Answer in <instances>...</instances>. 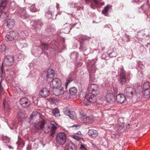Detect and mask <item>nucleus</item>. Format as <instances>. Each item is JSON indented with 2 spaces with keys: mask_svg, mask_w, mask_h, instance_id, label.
<instances>
[{
  "mask_svg": "<svg viewBox=\"0 0 150 150\" xmlns=\"http://www.w3.org/2000/svg\"><path fill=\"white\" fill-rule=\"evenodd\" d=\"M73 138L77 141H79L80 139L79 137L76 135L73 136Z\"/></svg>",
  "mask_w": 150,
  "mask_h": 150,
  "instance_id": "a19ab883",
  "label": "nucleus"
},
{
  "mask_svg": "<svg viewBox=\"0 0 150 150\" xmlns=\"http://www.w3.org/2000/svg\"><path fill=\"white\" fill-rule=\"evenodd\" d=\"M2 81V79H1V78H0V92L2 91L3 90V88L2 87V86L1 85Z\"/></svg>",
  "mask_w": 150,
  "mask_h": 150,
  "instance_id": "ea45409f",
  "label": "nucleus"
},
{
  "mask_svg": "<svg viewBox=\"0 0 150 150\" xmlns=\"http://www.w3.org/2000/svg\"><path fill=\"white\" fill-rule=\"evenodd\" d=\"M76 56V54L75 53H74L73 54H71V57L72 58L73 56Z\"/></svg>",
  "mask_w": 150,
  "mask_h": 150,
  "instance_id": "09e8293b",
  "label": "nucleus"
},
{
  "mask_svg": "<svg viewBox=\"0 0 150 150\" xmlns=\"http://www.w3.org/2000/svg\"><path fill=\"white\" fill-rule=\"evenodd\" d=\"M106 99L107 101L111 103H112L115 101V97L112 94H107L106 96Z\"/></svg>",
  "mask_w": 150,
  "mask_h": 150,
  "instance_id": "dca6fc26",
  "label": "nucleus"
},
{
  "mask_svg": "<svg viewBox=\"0 0 150 150\" xmlns=\"http://www.w3.org/2000/svg\"><path fill=\"white\" fill-rule=\"evenodd\" d=\"M71 30V28L70 26L65 27L63 29V32L65 33H68Z\"/></svg>",
  "mask_w": 150,
  "mask_h": 150,
  "instance_id": "f704fd0d",
  "label": "nucleus"
},
{
  "mask_svg": "<svg viewBox=\"0 0 150 150\" xmlns=\"http://www.w3.org/2000/svg\"><path fill=\"white\" fill-rule=\"evenodd\" d=\"M1 73L2 74H3V71L2 69H1V70H0V78H1V79H2V76H1Z\"/></svg>",
  "mask_w": 150,
  "mask_h": 150,
  "instance_id": "a18cd8bd",
  "label": "nucleus"
},
{
  "mask_svg": "<svg viewBox=\"0 0 150 150\" xmlns=\"http://www.w3.org/2000/svg\"><path fill=\"white\" fill-rule=\"evenodd\" d=\"M144 91V96L145 98L150 97V89L143 90Z\"/></svg>",
  "mask_w": 150,
  "mask_h": 150,
  "instance_id": "c85d7f7f",
  "label": "nucleus"
},
{
  "mask_svg": "<svg viewBox=\"0 0 150 150\" xmlns=\"http://www.w3.org/2000/svg\"><path fill=\"white\" fill-rule=\"evenodd\" d=\"M25 8H20L18 10L19 13L22 16H25L26 14V11Z\"/></svg>",
  "mask_w": 150,
  "mask_h": 150,
  "instance_id": "c756f323",
  "label": "nucleus"
},
{
  "mask_svg": "<svg viewBox=\"0 0 150 150\" xmlns=\"http://www.w3.org/2000/svg\"><path fill=\"white\" fill-rule=\"evenodd\" d=\"M30 117V121L33 122L35 130L37 131L42 130L45 133H50L52 136L55 134L59 127L58 125L54 121H51L50 123L44 120L40 121V114L37 112H33Z\"/></svg>",
  "mask_w": 150,
  "mask_h": 150,
  "instance_id": "f257e3e1",
  "label": "nucleus"
},
{
  "mask_svg": "<svg viewBox=\"0 0 150 150\" xmlns=\"http://www.w3.org/2000/svg\"><path fill=\"white\" fill-rule=\"evenodd\" d=\"M55 75V72L54 70L49 69L47 71L46 76L48 78L51 79Z\"/></svg>",
  "mask_w": 150,
  "mask_h": 150,
  "instance_id": "f3484780",
  "label": "nucleus"
},
{
  "mask_svg": "<svg viewBox=\"0 0 150 150\" xmlns=\"http://www.w3.org/2000/svg\"><path fill=\"white\" fill-rule=\"evenodd\" d=\"M80 149L81 150H87V149L84 146V145L82 144L81 145Z\"/></svg>",
  "mask_w": 150,
  "mask_h": 150,
  "instance_id": "37998d69",
  "label": "nucleus"
},
{
  "mask_svg": "<svg viewBox=\"0 0 150 150\" xmlns=\"http://www.w3.org/2000/svg\"><path fill=\"white\" fill-rule=\"evenodd\" d=\"M96 100V97L93 92H89L86 95V98H84V101H88L89 102L94 103Z\"/></svg>",
  "mask_w": 150,
  "mask_h": 150,
  "instance_id": "20e7f679",
  "label": "nucleus"
},
{
  "mask_svg": "<svg viewBox=\"0 0 150 150\" xmlns=\"http://www.w3.org/2000/svg\"><path fill=\"white\" fill-rule=\"evenodd\" d=\"M8 14L6 12L2 13L0 16V20L2 21H4L8 18Z\"/></svg>",
  "mask_w": 150,
  "mask_h": 150,
  "instance_id": "5701e85b",
  "label": "nucleus"
},
{
  "mask_svg": "<svg viewBox=\"0 0 150 150\" xmlns=\"http://www.w3.org/2000/svg\"><path fill=\"white\" fill-rule=\"evenodd\" d=\"M147 1L149 4L150 5V0H148Z\"/></svg>",
  "mask_w": 150,
  "mask_h": 150,
  "instance_id": "864d4df0",
  "label": "nucleus"
},
{
  "mask_svg": "<svg viewBox=\"0 0 150 150\" xmlns=\"http://www.w3.org/2000/svg\"><path fill=\"white\" fill-rule=\"evenodd\" d=\"M46 16L47 17L48 20H49L50 18H51L52 16V15L51 13H47L46 14Z\"/></svg>",
  "mask_w": 150,
  "mask_h": 150,
  "instance_id": "58836bf2",
  "label": "nucleus"
},
{
  "mask_svg": "<svg viewBox=\"0 0 150 150\" xmlns=\"http://www.w3.org/2000/svg\"><path fill=\"white\" fill-rule=\"evenodd\" d=\"M86 93L83 92H81L79 95V97L81 99H83L84 100V98H86Z\"/></svg>",
  "mask_w": 150,
  "mask_h": 150,
  "instance_id": "c9c22d12",
  "label": "nucleus"
},
{
  "mask_svg": "<svg viewBox=\"0 0 150 150\" xmlns=\"http://www.w3.org/2000/svg\"><path fill=\"white\" fill-rule=\"evenodd\" d=\"M50 94V91L46 88H44L41 89L39 93V96L45 98L47 97Z\"/></svg>",
  "mask_w": 150,
  "mask_h": 150,
  "instance_id": "1a4fd4ad",
  "label": "nucleus"
},
{
  "mask_svg": "<svg viewBox=\"0 0 150 150\" xmlns=\"http://www.w3.org/2000/svg\"><path fill=\"white\" fill-rule=\"evenodd\" d=\"M126 36L127 37L129 38V36L128 35H126Z\"/></svg>",
  "mask_w": 150,
  "mask_h": 150,
  "instance_id": "13d9d810",
  "label": "nucleus"
},
{
  "mask_svg": "<svg viewBox=\"0 0 150 150\" xmlns=\"http://www.w3.org/2000/svg\"><path fill=\"white\" fill-rule=\"evenodd\" d=\"M67 140L66 134L64 132L59 133L56 137V142L60 145H63Z\"/></svg>",
  "mask_w": 150,
  "mask_h": 150,
  "instance_id": "f03ea898",
  "label": "nucleus"
},
{
  "mask_svg": "<svg viewBox=\"0 0 150 150\" xmlns=\"http://www.w3.org/2000/svg\"><path fill=\"white\" fill-rule=\"evenodd\" d=\"M77 10H81V9H83V7H80V6H78V7H77Z\"/></svg>",
  "mask_w": 150,
  "mask_h": 150,
  "instance_id": "49530a36",
  "label": "nucleus"
},
{
  "mask_svg": "<svg viewBox=\"0 0 150 150\" xmlns=\"http://www.w3.org/2000/svg\"><path fill=\"white\" fill-rule=\"evenodd\" d=\"M8 146V147L9 149H12V148H13L12 147V146H9V145Z\"/></svg>",
  "mask_w": 150,
  "mask_h": 150,
  "instance_id": "603ef678",
  "label": "nucleus"
},
{
  "mask_svg": "<svg viewBox=\"0 0 150 150\" xmlns=\"http://www.w3.org/2000/svg\"><path fill=\"white\" fill-rule=\"evenodd\" d=\"M19 36L18 33L17 31H10L6 35V38L8 40L12 41L17 39Z\"/></svg>",
  "mask_w": 150,
  "mask_h": 150,
  "instance_id": "7ed1b4c3",
  "label": "nucleus"
},
{
  "mask_svg": "<svg viewBox=\"0 0 150 150\" xmlns=\"http://www.w3.org/2000/svg\"><path fill=\"white\" fill-rule=\"evenodd\" d=\"M48 44L43 43L41 45V48L42 50H46L48 49Z\"/></svg>",
  "mask_w": 150,
  "mask_h": 150,
  "instance_id": "2f4dec72",
  "label": "nucleus"
},
{
  "mask_svg": "<svg viewBox=\"0 0 150 150\" xmlns=\"http://www.w3.org/2000/svg\"><path fill=\"white\" fill-rule=\"evenodd\" d=\"M125 92L126 96L129 98L132 97L135 93L134 89L131 87L127 88Z\"/></svg>",
  "mask_w": 150,
  "mask_h": 150,
  "instance_id": "f8f14e48",
  "label": "nucleus"
},
{
  "mask_svg": "<svg viewBox=\"0 0 150 150\" xmlns=\"http://www.w3.org/2000/svg\"><path fill=\"white\" fill-rule=\"evenodd\" d=\"M74 80V78L73 76L71 75H69L67 78L66 79V81L65 83V87L67 88V86L68 84L70 83L71 82L73 81Z\"/></svg>",
  "mask_w": 150,
  "mask_h": 150,
  "instance_id": "393cba45",
  "label": "nucleus"
},
{
  "mask_svg": "<svg viewBox=\"0 0 150 150\" xmlns=\"http://www.w3.org/2000/svg\"><path fill=\"white\" fill-rule=\"evenodd\" d=\"M77 92V89L75 87H73L69 89V93L70 94L72 95L75 96L76 95Z\"/></svg>",
  "mask_w": 150,
  "mask_h": 150,
  "instance_id": "cd10ccee",
  "label": "nucleus"
},
{
  "mask_svg": "<svg viewBox=\"0 0 150 150\" xmlns=\"http://www.w3.org/2000/svg\"><path fill=\"white\" fill-rule=\"evenodd\" d=\"M86 105H88V104H87V103H86Z\"/></svg>",
  "mask_w": 150,
  "mask_h": 150,
  "instance_id": "bf43d9fd",
  "label": "nucleus"
},
{
  "mask_svg": "<svg viewBox=\"0 0 150 150\" xmlns=\"http://www.w3.org/2000/svg\"><path fill=\"white\" fill-rule=\"evenodd\" d=\"M19 103L22 106L24 107H28L30 104L29 101L26 98L21 99L19 101Z\"/></svg>",
  "mask_w": 150,
  "mask_h": 150,
  "instance_id": "9b49d317",
  "label": "nucleus"
},
{
  "mask_svg": "<svg viewBox=\"0 0 150 150\" xmlns=\"http://www.w3.org/2000/svg\"><path fill=\"white\" fill-rule=\"evenodd\" d=\"M6 49V47L4 44H1L0 46V51H4Z\"/></svg>",
  "mask_w": 150,
  "mask_h": 150,
  "instance_id": "4c0bfd02",
  "label": "nucleus"
},
{
  "mask_svg": "<svg viewBox=\"0 0 150 150\" xmlns=\"http://www.w3.org/2000/svg\"><path fill=\"white\" fill-rule=\"evenodd\" d=\"M72 127H75V129H78L80 127V126L79 125H74L72 126Z\"/></svg>",
  "mask_w": 150,
  "mask_h": 150,
  "instance_id": "c03bdc74",
  "label": "nucleus"
},
{
  "mask_svg": "<svg viewBox=\"0 0 150 150\" xmlns=\"http://www.w3.org/2000/svg\"><path fill=\"white\" fill-rule=\"evenodd\" d=\"M93 146L95 148L97 149V146L93 144Z\"/></svg>",
  "mask_w": 150,
  "mask_h": 150,
  "instance_id": "8fccbe9b",
  "label": "nucleus"
},
{
  "mask_svg": "<svg viewBox=\"0 0 150 150\" xmlns=\"http://www.w3.org/2000/svg\"><path fill=\"white\" fill-rule=\"evenodd\" d=\"M27 149L28 150H30V148L29 147L27 148Z\"/></svg>",
  "mask_w": 150,
  "mask_h": 150,
  "instance_id": "4d7b16f0",
  "label": "nucleus"
},
{
  "mask_svg": "<svg viewBox=\"0 0 150 150\" xmlns=\"http://www.w3.org/2000/svg\"><path fill=\"white\" fill-rule=\"evenodd\" d=\"M6 1L4 0L1 1V3L0 4V12H1L4 9L6 6Z\"/></svg>",
  "mask_w": 150,
  "mask_h": 150,
  "instance_id": "b1692460",
  "label": "nucleus"
},
{
  "mask_svg": "<svg viewBox=\"0 0 150 150\" xmlns=\"http://www.w3.org/2000/svg\"><path fill=\"white\" fill-rule=\"evenodd\" d=\"M50 87L53 89L58 88L62 86V82L58 78H54L50 83Z\"/></svg>",
  "mask_w": 150,
  "mask_h": 150,
  "instance_id": "39448f33",
  "label": "nucleus"
},
{
  "mask_svg": "<svg viewBox=\"0 0 150 150\" xmlns=\"http://www.w3.org/2000/svg\"><path fill=\"white\" fill-rule=\"evenodd\" d=\"M57 6H58L57 5Z\"/></svg>",
  "mask_w": 150,
  "mask_h": 150,
  "instance_id": "e2e57ef3",
  "label": "nucleus"
},
{
  "mask_svg": "<svg viewBox=\"0 0 150 150\" xmlns=\"http://www.w3.org/2000/svg\"><path fill=\"white\" fill-rule=\"evenodd\" d=\"M93 2L95 3V6H97L99 4V2L97 0H93Z\"/></svg>",
  "mask_w": 150,
  "mask_h": 150,
  "instance_id": "79ce46f5",
  "label": "nucleus"
},
{
  "mask_svg": "<svg viewBox=\"0 0 150 150\" xmlns=\"http://www.w3.org/2000/svg\"><path fill=\"white\" fill-rule=\"evenodd\" d=\"M88 0H85V1H88Z\"/></svg>",
  "mask_w": 150,
  "mask_h": 150,
  "instance_id": "052dcab7",
  "label": "nucleus"
},
{
  "mask_svg": "<svg viewBox=\"0 0 150 150\" xmlns=\"http://www.w3.org/2000/svg\"><path fill=\"white\" fill-rule=\"evenodd\" d=\"M25 117V112L24 111L20 110L18 112V121L20 122L22 121V119Z\"/></svg>",
  "mask_w": 150,
  "mask_h": 150,
  "instance_id": "6ab92c4d",
  "label": "nucleus"
},
{
  "mask_svg": "<svg viewBox=\"0 0 150 150\" xmlns=\"http://www.w3.org/2000/svg\"><path fill=\"white\" fill-rule=\"evenodd\" d=\"M30 11L32 12H35L37 11V9L35 7V5L33 4L29 6Z\"/></svg>",
  "mask_w": 150,
  "mask_h": 150,
  "instance_id": "72a5a7b5",
  "label": "nucleus"
},
{
  "mask_svg": "<svg viewBox=\"0 0 150 150\" xmlns=\"http://www.w3.org/2000/svg\"><path fill=\"white\" fill-rule=\"evenodd\" d=\"M13 58L12 56H7L4 59L3 62V64L9 66L13 64Z\"/></svg>",
  "mask_w": 150,
  "mask_h": 150,
  "instance_id": "423d86ee",
  "label": "nucleus"
},
{
  "mask_svg": "<svg viewBox=\"0 0 150 150\" xmlns=\"http://www.w3.org/2000/svg\"><path fill=\"white\" fill-rule=\"evenodd\" d=\"M53 115L56 117H59L60 116L59 111L57 108H55L52 111Z\"/></svg>",
  "mask_w": 150,
  "mask_h": 150,
  "instance_id": "a878e982",
  "label": "nucleus"
},
{
  "mask_svg": "<svg viewBox=\"0 0 150 150\" xmlns=\"http://www.w3.org/2000/svg\"><path fill=\"white\" fill-rule=\"evenodd\" d=\"M66 150H76V146L72 143L67 144L65 146Z\"/></svg>",
  "mask_w": 150,
  "mask_h": 150,
  "instance_id": "a211bd4d",
  "label": "nucleus"
},
{
  "mask_svg": "<svg viewBox=\"0 0 150 150\" xmlns=\"http://www.w3.org/2000/svg\"><path fill=\"white\" fill-rule=\"evenodd\" d=\"M121 72L119 81L121 84H125L126 81L125 71L123 69L121 68Z\"/></svg>",
  "mask_w": 150,
  "mask_h": 150,
  "instance_id": "6e6552de",
  "label": "nucleus"
},
{
  "mask_svg": "<svg viewBox=\"0 0 150 150\" xmlns=\"http://www.w3.org/2000/svg\"><path fill=\"white\" fill-rule=\"evenodd\" d=\"M3 140L4 141V142L7 143L9 142L10 138L7 136H3L2 137Z\"/></svg>",
  "mask_w": 150,
  "mask_h": 150,
  "instance_id": "e433bc0d",
  "label": "nucleus"
},
{
  "mask_svg": "<svg viewBox=\"0 0 150 150\" xmlns=\"http://www.w3.org/2000/svg\"><path fill=\"white\" fill-rule=\"evenodd\" d=\"M96 67L94 65V64H91V67L89 69V71L90 73V75L94 73L96 71Z\"/></svg>",
  "mask_w": 150,
  "mask_h": 150,
  "instance_id": "bb28decb",
  "label": "nucleus"
},
{
  "mask_svg": "<svg viewBox=\"0 0 150 150\" xmlns=\"http://www.w3.org/2000/svg\"><path fill=\"white\" fill-rule=\"evenodd\" d=\"M77 134H79V135H81V132H78L77 133Z\"/></svg>",
  "mask_w": 150,
  "mask_h": 150,
  "instance_id": "3c124183",
  "label": "nucleus"
},
{
  "mask_svg": "<svg viewBox=\"0 0 150 150\" xmlns=\"http://www.w3.org/2000/svg\"><path fill=\"white\" fill-rule=\"evenodd\" d=\"M65 114L69 116L71 119H75L76 118V115L74 111L70 112L69 110H67L65 112Z\"/></svg>",
  "mask_w": 150,
  "mask_h": 150,
  "instance_id": "2eb2a0df",
  "label": "nucleus"
},
{
  "mask_svg": "<svg viewBox=\"0 0 150 150\" xmlns=\"http://www.w3.org/2000/svg\"><path fill=\"white\" fill-rule=\"evenodd\" d=\"M88 133L89 135L94 138L96 137L98 134L97 131L94 129H89Z\"/></svg>",
  "mask_w": 150,
  "mask_h": 150,
  "instance_id": "412c9836",
  "label": "nucleus"
},
{
  "mask_svg": "<svg viewBox=\"0 0 150 150\" xmlns=\"http://www.w3.org/2000/svg\"><path fill=\"white\" fill-rule=\"evenodd\" d=\"M116 100L117 102L122 103L126 101L125 96L122 94H119L116 97Z\"/></svg>",
  "mask_w": 150,
  "mask_h": 150,
  "instance_id": "ddd939ff",
  "label": "nucleus"
},
{
  "mask_svg": "<svg viewBox=\"0 0 150 150\" xmlns=\"http://www.w3.org/2000/svg\"><path fill=\"white\" fill-rule=\"evenodd\" d=\"M98 86L96 84H91L90 86L88 88L89 91L92 92L93 93L96 92L98 90Z\"/></svg>",
  "mask_w": 150,
  "mask_h": 150,
  "instance_id": "4be33fe9",
  "label": "nucleus"
},
{
  "mask_svg": "<svg viewBox=\"0 0 150 150\" xmlns=\"http://www.w3.org/2000/svg\"><path fill=\"white\" fill-rule=\"evenodd\" d=\"M129 127V124H128L127 125V127L128 128Z\"/></svg>",
  "mask_w": 150,
  "mask_h": 150,
  "instance_id": "5fc2aeb1",
  "label": "nucleus"
},
{
  "mask_svg": "<svg viewBox=\"0 0 150 150\" xmlns=\"http://www.w3.org/2000/svg\"><path fill=\"white\" fill-rule=\"evenodd\" d=\"M57 6H58L57 5Z\"/></svg>",
  "mask_w": 150,
  "mask_h": 150,
  "instance_id": "680f3d73",
  "label": "nucleus"
},
{
  "mask_svg": "<svg viewBox=\"0 0 150 150\" xmlns=\"http://www.w3.org/2000/svg\"><path fill=\"white\" fill-rule=\"evenodd\" d=\"M150 89V83L148 82H145L143 86V90Z\"/></svg>",
  "mask_w": 150,
  "mask_h": 150,
  "instance_id": "7c9ffc66",
  "label": "nucleus"
},
{
  "mask_svg": "<svg viewBox=\"0 0 150 150\" xmlns=\"http://www.w3.org/2000/svg\"><path fill=\"white\" fill-rule=\"evenodd\" d=\"M145 5H146V4L142 6V8L143 9V10L144 9L143 8V7L144 6H145Z\"/></svg>",
  "mask_w": 150,
  "mask_h": 150,
  "instance_id": "6e6d98bb",
  "label": "nucleus"
},
{
  "mask_svg": "<svg viewBox=\"0 0 150 150\" xmlns=\"http://www.w3.org/2000/svg\"><path fill=\"white\" fill-rule=\"evenodd\" d=\"M53 92L54 94L56 96L62 95L64 93L63 87L62 86L53 89Z\"/></svg>",
  "mask_w": 150,
  "mask_h": 150,
  "instance_id": "9d476101",
  "label": "nucleus"
},
{
  "mask_svg": "<svg viewBox=\"0 0 150 150\" xmlns=\"http://www.w3.org/2000/svg\"><path fill=\"white\" fill-rule=\"evenodd\" d=\"M88 44L86 43L83 39H82L80 41V50L83 52H85L87 50Z\"/></svg>",
  "mask_w": 150,
  "mask_h": 150,
  "instance_id": "4468645a",
  "label": "nucleus"
},
{
  "mask_svg": "<svg viewBox=\"0 0 150 150\" xmlns=\"http://www.w3.org/2000/svg\"><path fill=\"white\" fill-rule=\"evenodd\" d=\"M6 26L10 29L13 28L15 25V22L13 19L8 20L6 22Z\"/></svg>",
  "mask_w": 150,
  "mask_h": 150,
  "instance_id": "aec40b11",
  "label": "nucleus"
},
{
  "mask_svg": "<svg viewBox=\"0 0 150 150\" xmlns=\"http://www.w3.org/2000/svg\"><path fill=\"white\" fill-rule=\"evenodd\" d=\"M91 8H92L95 9V8L94 7V6L92 4L91 5Z\"/></svg>",
  "mask_w": 150,
  "mask_h": 150,
  "instance_id": "de8ad7c7",
  "label": "nucleus"
},
{
  "mask_svg": "<svg viewBox=\"0 0 150 150\" xmlns=\"http://www.w3.org/2000/svg\"><path fill=\"white\" fill-rule=\"evenodd\" d=\"M109 9V6H107L105 7L104 9L103 10L102 12V13L105 15V16H106L108 13V11Z\"/></svg>",
  "mask_w": 150,
  "mask_h": 150,
  "instance_id": "473e14b6",
  "label": "nucleus"
},
{
  "mask_svg": "<svg viewBox=\"0 0 150 150\" xmlns=\"http://www.w3.org/2000/svg\"><path fill=\"white\" fill-rule=\"evenodd\" d=\"M10 104V103L8 101V98H6L4 99L3 105L4 107V110L6 112H9L11 110Z\"/></svg>",
  "mask_w": 150,
  "mask_h": 150,
  "instance_id": "0eeeda50",
  "label": "nucleus"
}]
</instances>
